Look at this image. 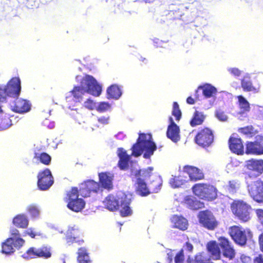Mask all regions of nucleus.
Segmentation results:
<instances>
[{"mask_svg":"<svg viewBox=\"0 0 263 263\" xmlns=\"http://www.w3.org/2000/svg\"><path fill=\"white\" fill-rule=\"evenodd\" d=\"M67 207L75 212L81 211L85 206V202L79 198V191L77 187H72L67 193Z\"/></svg>","mask_w":263,"mask_h":263,"instance_id":"nucleus-6","label":"nucleus"},{"mask_svg":"<svg viewBox=\"0 0 263 263\" xmlns=\"http://www.w3.org/2000/svg\"><path fill=\"white\" fill-rule=\"evenodd\" d=\"M171 220L174 227L181 230H185L187 229L188 222L185 218L182 216L174 215L172 217Z\"/></svg>","mask_w":263,"mask_h":263,"instance_id":"nucleus-31","label":"nucleus"},{"mask_svg":"<svg viewBox=\"0 0 263 263\" xmlns=\"http://www.w3.org/2000/svg\"><path fill=\"white\" fill-rule=\"evenodd\" d=\"M172 114L175 117L176 120L177 121L179 120L181 117V112L179 108V105L176 102H174L173 103Z\"/></svg>","mask_w":263,"mask_h":263,"instance_id":"nucleus-46","label":"nucleus"},{"mask_svg":"<svg viewBox=\"0 0 263 263\" xmlns=\"http://www.w3.org/2000/svg\"><path fill=\"white\" fill-rule=\"evenodd\" d=\"M25 240L18 237L16 238L10 237L6 239L2 245V253L7 255L11 254L14 252L15 249L19 250L23 246Z\"/></svg>","mask_w":263,"mask_h":263,"instance_id":"nucleus-8","label":"nucleus"},{"mask_svg":"<svg viewBox=\"0 0 263 263\" xmlns=\"http://www.w3.org/2000/svg\"><path fill=\"white\" fill-rule=\"evenodd\" d=\"M248 191L252 198L258 202H263V182L257 180L248 185Z\"/></svg>","mask_w":263,"mask_h":263,"instance_id":"nucleus-12","label":"nucleus"},{"mask_svg":"<svg viewBox=\"0 0 263 263\" xmlns=\"http://www.w3.org/2000/svg\"><path fill=\"white\" fill-rule=\"evenodd\" d=\"M238 105L240 109V115L241 116L246 117L247 113L250 110V106L249 102L242 96L237 97Z\"/></svg>","mask_w":263,"mask_h":263,"instance_id":"nucleus-29","label":"nucleus"},{"mask_svg":"<svg viewBox=\"0 0 263 263\" xmlns=\"http://www.w3.org/2000/svg\"><path fill=\"white\" fill-rule=\"evenodd\" d=\"M254 263H263V256L259 255L254 259Z\"/></svg>","mask_w":263,"mask_h":263,"instance_id":"nucleus-60","label":"nucleus"},{"mask_svg":"<svg viewBox=\"0 0 263 263\" xmlns=\"http://www.w3.org/2000/svg\"><path fill=\"white\" fill-rule=\"evenodd\" d=\"M111 107V105L106 102L97 103L96 110L100 112H103L107 111Z\"/></svg>","mask_w":263,"mask_h":263,"instance_id":"nucleus-42","label":"nucleus"},{"mask_svg":"<svg viewBox=\"0 0 263 263\" xmlns=\"http://www.w3.org/2000/svg\"><path fill=\"white\" fill-rule=\"evenodd\" d=\"M135 178L136 179L135 187L137 194L143 197L150 194V189L147 186L144 180L141 179L140 178Z\"/></svg>","mask_w":263,"mask_h":263,"instance_id":"nucleus-22","label":"nucleus"},{"mask_svg":"<svg viewBox=\"0 0 263 263\" xmlns=\"http://www.w3.org/2000/svg\"><path fill=\"white\" fill-rule=\"evenodd\" d=\"M109 117L103 116L98 118V121L101 124H107L108 123Z\"/></svg>","mask_w":263,"mask_h":263,"instance_id":"nucleus-57","label":"nucleus"},{"mask_svg":"<svg viewBox=\"0 0 263 263\" xmlns=\"http://www.w3.org/2000/svg\"><path fill=\"white\" fill-rule=\"evenodd\" d=\"M184 260L183 250H181L175 257V263H182Z\"/></svg>","mask_w":263,"mask_h":263,"instance_id":"nucleus-52","label":"nucleus"},{"mask_svg":"<svg viewBox=\"0 0 263 263\" xmlns=\"http://www.w3.org/2000/svg\"><path fill=\"white\" fill-rule=\"evenodd\" d=\"M241 86L245 91H253L256 90L248 74H246L241 79Z\"/></svg>","mask_w":263,"mask_h":263,"instance_id":"nucleus-34","label":"nucleus"},{"mask_svg":"<svg viewBox=\"0 0 263 263\" xmlns=\"http://www.w3.org/2000/svg\"><path fill=\"white\" fill-rule=\"evenodd\" d=\"M37 178V186L40 190L43 191L48 190L54 182L51 173L48 168L40 172L38 174Z\"/></svg>","mask_w":263,"mask_h":263,"instance_id":"nucleus-9","label":"nucleus"},{"mask_svg":"<svg viewBox=\"0 0 263 263\" xmlns=\"http://www.w3.org/2000/svg\"><path fill=\"white\" fill-rule=\"evenodd\" d=\"M185 180L181 179L180 177L171 178L170 180V184L173 188H177L180 187L183 184Z\"/></svg>","mask_w":263,"mask_h":263,"instance_id":"nucleus-43","label":"nucleus"},{"mask_svg":"<svg viewBox=\"0 0 263 263\" xmlns=\"http://www.w3.org/2000/svg\"><path fill=\"white\" fill-rule=\"evenodd\" d=\"M184 249L189 252H191L193 250V247L191 243L189 242H186L185 246H184Z\"/></svg>","mask_w":263,"mask_h":263,"instance_id":"nucleus-59","label":"nucleus"},{"mask_svg":"<svg viewBox=\"0 0 263 263\" xmlns=\"http://www.w3.org/2000/svg\"><path fill=\"white\" fill-rule=\"evenodd\" d=\"M161 185V179L160 176L156 175L155 176V179L150 183L149 188L150 190H152L153 192L157 193L160 190Z\"/></svg>","mask_w":263,"mask_h":263,"instance_id":"nucleus-41","label":"nucleus"},{"mask_svg":"<svg viewBox=\"0 0 263 263\" xmlns=\"http://www.w3.org/2000/svg\"><path fill=\"white\" fill-rule=\"evenodd\" d=\"M213 133L208 128L201 130L195 137L196 143L203 147L209 146L213 142Z\"/></svg>","mask_w":263,"mask_h":263,"instance_id":"nucleus-11","label":"nucleus"},{"mask_svg":"<svg viewBox=\"0 0 263 263\" xmlns=\"http://www.w3.org/2000/svg\"><path fill=\"white\" fill-rule=\"evenodd\" d=\"M216 117L220 121H227L228 117L225 112L221 110H217L215 112Z\"/></svg>","mask_w":263,"mask_h":263,"instance_id":"nucleus-50","label":"nucleus"},{"mask_svg":"<svg viewBox=\"0 0 263 263\" xmlns=\"http://www.w3.org/2000/svg\"><path fill=\"white\" fill-rule=\"evenodd\" d=\"M28 222L27 216L24 214L18 215L13 220V223L15 226L22 228L27 227Z\"/></svg>","mask_w":263,"mask_h":263,"instance_id":"nucleus-33","label":"nucleus"},{"mask_svg":"<svg viewBox=\"0 0 263 263\" xmlns=\"http://www.w3.org/2000/svg\"><path fill=\"white\" fill-rule=\"evenodd\" d=\"M39 160H40L42 163L48 165L51 161V157L45 153H42L41 154L35 153L33 161L37 162Z\"/></svg>","mask_w":263,"mask_h":263,"instance_id":"nucleus-38","label":"nucleus"},{"mask_svg":"<svg viewBox=\"0 0 263 263\" xmlns=\"http://www.w3.org/2000/svg\"><path fill=\"white\" fill-rule=\"evenodd\" d=\"M130 198L123 193H119L116 197L112 195L108 196L103 201L105 207L110 211L119 209L121 215L125 217L130 215L132 211L129 207Z\"/></svg>","mask_w":263,"mask_h":263,"instance_id":"nucleus-2","label":"nucleus"},{"mask_svg":"<svg viewBox=\"0 0 263 263\" xmlns=\"http://www.w3.org/2000/svg\"><path fill=\"white\" fill-rule=\"evenodd\" d=\"M26 5L28 8L33 9L39 7V3L37 0H26Z\"/></svg>","mask_w":263,"mask_h":263,"instance_id":"nucleus-51","label":"nucleus"},{"mask_svg":"<svg viewBox=\"0 0 263 263\" xmlns=\"http://www.w3.org/2000/svg\"><path fill=\"white\" fill-rule=\"evenodd\" d=\"M183 172L186 173L191 180L196 181L203 178L202 171L197 167L186 165L183 167Z\"/></svg>","mask_w":263,"mask_h":263,"instance_id":"nucleus-25","label":"nucleus"},{"mask_svg":"<svg viewBox=\"0 0 263 263\" xmlns=\"http://www.w3.org/2000/svg\"><path fill=\"white\" fill-rule=\"evenodd\" d=\"M239 162L237 161L236 160H232L231 162L228 164L227 165V168L228 170H231L232 167L233 165H235V166H237Z\"/></svg>","mask_w":263,"mask_h":263,"instance_id":"nucleus-58","label":"nucleus"},{"mask_svg":"<svg viewBox=\"0 0 263 263\" xmlns=\"http://www.w3.org/2000/svg\"><path fill=\"white\" fill-rule=\"evenodd\" d=\"M246 153L248 154H263V137L258 136L255 141L247 142Z\"/></svg>","mask_w":263,"mask_h":263,"instance_id":"nucleus-15","label":"nucleus"},{"mask_svg":"<svg viewBox=\"0 0 263 263\" xmlns=\"http://www.w3.org/2000/svg\"><path fill=\"white\" fill-rule=\"evenodd\" d=\"M198 89L202 90V95L205 98L211 99L209 100V103L211 106H213L216 99L217 88L211 84L205 83L199 86Z\"/></svg>","mask_w":263,"mask_h":263,"instance_id":"nucleus-17","label":"nucleus"},{"mask_svg":"<svg viewBox=\"0 0 263 263\" xmlns=\"http://www.w3.org/2000/svg\"><path fill=\"white\" fill-rule=\"evenodd\" d=\"M240 259L243 262L249 263L251 261L250 258L245 255H241Z\"/></svg>","mask_w":263,"mask_h":263,"instance_id":"nucleus-62","label":"nucleus"},{"mask_svg":"<svg viewBox=\"0 0 263 263\" xmlns=\"http://www.w3.org/2000/svg\"><path fill=\"white\" fill-rule=\"evenodd\" d=\"M154 170L153 167H148L146 168H143L139 170L132 171V175L135 178H140L141 179H144V181L149 178L152 175V172Z\"/></svg>","mask_w":263,"mask_h":263,"instance_id":"nucleus-28","label":"nucleus"},{"mask_svg":"<svg viewBox=\"0 0 263 263\" xmlns=\"http://www.w3.org/2000/svg\"><path fill=\"white\" fill-rule=\"evenodd\" d=\"M231 210L240 220L242 221H248L250 219L251 207L243 201H234L231 205Z\"/></svg>","mask_w":263,"mask_h":263,"instance_id":"nucleus-5","label":"nucleus"},{"mask_svg":"<svg viewBox=\"0 0 263 263\" xmlns=\"http://www.w3.org/2000/svg\"><path fill=\"white\" fill-rule=\"evenodd\" d=\"M12 110L15 112L24 114L28 112L31 109V104L29 101L18 97L11 104Z\"/></svg>","mask_w":263,"mask_h":263,"instance_id":"nucleus-18","label":"nucleus"},{"mask_svg":"<svg viewBox=\"0 0 263 263\" xmlns=\"http://www.w3.org/2000/svg\"><path fill=\"white\" fill-rule=\"evenodd\" d=\"M186 102L189 104H194L195 103L194 100L191 97H189L187 98Z\"/></svg>","mask_w":263,"mask_h":263,"instance_id":"nucleus-64","label":"nucleus"},{"mask_svg":"<svg viewBox=\"0 0 263 263\" xmlns=\"http://www.w3.org/2000/svg\"><path fill=\"white\" fill-rule=\"evenodd\" d=\"M207 249L211 254L213 259H218L220 258L221 252L218 244L215 241H210L207 244Z\"/></svg>","mask_w":263,"mask_h":263,"instance_id":"nucleus-30","label":"nucleus"},{"mask_svg":"<svg viewBox=\"0 0 263 263\" xmlns=\"http://www.w3.org/2000/svg\"><path fill=\"white\" fill-rule=\"evenodd\" d=\"M246 166L250 171L249 175L256 177L263 172V160L251 159L246 162Z\"/></svg>","mask_w":263,"mask_h":263,"instance_id":"nucleus-16","label":"nucleus"},{"mask_svg":"<svg viewBox=\"0 0 263 263\" xmlns=\"http://www.w3.org/2000/svg\"><path fill=\"white\" fill-rule=\"evenodd\" d=\"M194 194L201 199L212 200L217 197V190L213 185L196 184L192 187Z\"/></svg>","mask_w":263,"mask_h":263,"instance_id":"nucleus-4","label":"nucleus"},{"mask_svg":"<svg viewBox=\"0 0 263 263\" xmlns=\"http://www.w3.org/2000/svg\"><path fill=\"white\" fill-rule=\"evenodd\" d=\"M132 149L133 156L137 157L144 152L143 157L149 159L157 149V146L153 141L151 134H140L137 142L133 145Z\"/></svg>","mask_w":263,"mask_h":263,"instance_id":"nucleus-3","label":"nucleus"},{"mask_svg":"<svg viewBox=\"0 0 263 263\" xmlns=\"http://www.w3.org/2000/svg\"><path fill=\"white\" fill-rule=\"evenodd\" d=\"M117 155L119 158L118 166L122 170H125L128 168V162L130 159V156L128 155L126 151L122 148H118L117 150Z\"/></svg>","mask_w":263,"mask_h":263,"instance_id":"nucleus-23","label":"nucleus"},{"mask_svg":"<svg viewBox=\"0 0 263 263\" xmlns=\"http://www.w3.org/2000/svg\"><path fill=\"white\" fill-rule=\"evenodd\" d=\"M83 186L88 189L90 194L96 193L100 189V185L93 180H88L83 183Z\"/></svg>","mask_w":263,"mask_h":263,"instance_id":"nucleus-37","label":"nucleus"},{"mask_svg":"<svg viewBox=\"0 0 263 263\" xmlns=\"http://www.w3.org/2000/svg\"><path fill=\"white\" fill-rule=\"evenodd\" d=\"M219 242L223 255L230 259H233L235 256V251L230 245L228 239L225 237H220L219 238Z\"/></svg>","mask_w":263,"mask_h":263,"instance_id":"nucleus-21","label":"nucleus"},{"mask_svg":"<svg viewBox=\"0 0 263 263\" xmlns=\"http://www.w3.org/2000/svg\"><path fill=\"white\" fill-rule=\"evenodd\" d=\"M259 243L261 250L263 252V233L259 236Z\"/></svg>","mask_w":263,"mask_h":263,"instance_id":"nucleus-63","label":"nucleus"},{"mask_svg":"<svg viewBox=\"0 0 263 263\" xmlns=\"http://www.w3.org/2000/svg\"><path fill=\"white\" fill-rule=\"evenodd\" d=\"M12 121L8 115L2 113L0 115V130H5L11 125Z\"/></svg>","mask_w":263,"mask_h":263,"instance_id":"nucleus-35","label":"nucleus"},{"mask_svg":"<svg viewBox=\"0 0 263 263\" xmlns=\"http://www.w3.org/2000/svg\"><path fill=\"white\" fill-rule=\"evenodd\" d=\"M7 97L15 98L20 95L21 90V80L19 78H12L6 86H3Z\"/></svg>","mask_w":263,"mask_h":263,"instance_id":"nucleus-10","label":"nucleus"},{"mask_svg":"<svg viewBox=\"0 0 263 263\" xmlns=\"http://www.w3.org/2000/svg\"><path fill=\"white\" fill-rule=\"evenodd\" d=\"M80 193L81 195L84 197H89L90 196V194L88 190L86 189V187H85L83 186V183L81 184L80 188Z\"/></svg>","mask_w":263,"mask_h":263,"instance_id":"nucleus-53","label":"nucleus"},{"mask_svg":"<svg viewBox=\"0 0 263 263\" xmlns=\"http://www.w3.org/2000/svg\"><path fill=\"white\" fill-rule=\"evenodd\" d=\"M7 93L3 86H0V102H4L6 101Z\"/></svg>","mask_w":263,"mask_h":263,"instance_id":"nucleus-54","label":"nucleus"},{"mask_svg":"<svg viewBox=\"0 0 263 263\" xmlns=\"http://www.w3.org/2000/svg\"><path fill=\"white\" fill-rule=\"evenodd\" d=\"M80 231L76 226H69L65 234V239L68 245L70 246L73 243L81 245L83 243V240L80 238Z\"/></svg>","mask_w":263,"mask_h":263,"instance_id":"nucleus-13","label":"nucleus"},{"mask_svg":"<svg viewBox=\"0 0 263 263\" xmlns=\"http://www.w3.org/2000/svg\"><path fill=\"white\" fill-rule=\"evenodd\" d=\"M229 233L234 241L241 246L245 245L247 239L252 237V233L250 230H245L238 226L232 227L230 229Z\"/></svg>","mask_w":263,"mask_h":263,"instance_id":"nucleus-7","label":"nucleus"},{"mask_svg":"<svg viewBox=\"0 0 263 263\" xmlns=\"http://www.w3.org/2000/svg\"><path fill=\"white\" fill-rule=\"evenodd\" d=\"M256 212L260 222H261V219H263V210L261 209H257Z\"/></svg>","mask_w":263,"mask_h":263,"instance_id":"nucleus-61","label":"nucleus"},{"mask_svg":"<svg viewBox=\"0 0 263 263\" xmlns=\"http://www.w3.org/2000/svg\"><path fill=\"white\" fill-rule=\"evenodd\" d=\"M10 233L11 235V237L16 238L21 236V235L20 234L19 231L16 229H11Z\"/></svg>","mask_w":263,"mask_h":263,"instance_id":"nucleus-56","label":"nucleus"},{"mask_svg":"<svg viewBox=\"0 0 263 263\" xmlns=\"http://www.w3.org/2000/svg\"><path fill=\"white\" fill-rule=\"evenodd\" d=\"M122 92L121 88L118 85L113 84L107 89V95L108 98H111L118 100L122 96Z\"/></svg>","mask_w":263,"mask_h":263,"instance_id":"nucleus-32","label":"nucleus"},{"mask_svg":"<svg viewBox=\"0 0 263 263\" xmlns=\"http://www.w3.org/2000/svg\"><path fill=\"white\" fill-rule=\"evenodd\" d=\"M184 202L186 206L193 210H197L201 209L204 206V204L197 200V199L192 196H187L184 198Z\"/></svg>","mask_w":263,"mask_h":263,"instance_id":"nucleus-27","label":"nucleus"},{"mask_svg":"<svg viewBox=\"0 0 263 263\" xmlns=\"http://www.w3.org/2000/svg\"><path fill=\"white\" fill-rule=\"evenodd\" d=\"M229 147L234 153L238 155L243 153V146L240 138L231 137L229 139Z\"/></svg>","mask_w":263,"mask_h":263,"instance_id":"nucleus-26","label":"nucleus"},{"mask_svg":"<svg viewBox=\"0 0 263 263\" xmlns=\"http://www.w3.org/2000/svg\"><path fill=\"white\" fill-rule=\"evenodd\" d=\"M199 218L200 222L209 230H213L217 226V221L210 211H205L200 212Z\"/></svg>","mask_w":263,"mask_h":263,"instance_id":"nucleus-14","label":"nucleus"},{"mask_svg":"<svg viewBox=\"0 0 263 263\" xmlns=\"http://www.w3.org/2000/svg\"><path fill=\"white\" fill-rule=\"evenodd\" d=\"M99 181L102 187L110 189L112 187L114 175L109 172H102L99 174Z\"/></svg>","mask_w":263,"mask_h":263,"instance_id":"nucleus-24","label":"nucleus"},{"mask_svg":"<svg viewBox=\"0 0 263 263\" xmlns=\"http://www.w3.org/2000/svg\"><path fill=\"white\" fill-rule=\"evenodd\" d=\"M83 105L86 108L89 110H93L97 107V103L94 102L92 100L90 99H86V100L84 101Z\"/></svg>","mask_w":263,"mask_h":263,"instance_id":"nucleus-49","label":"nucleus"},{"mask_svg":"<svg viewBox=\"0 0 263 263\" xmlns=\"http://www.w3.org/2000/svg\"><path fill=\"white\" fill-rule=\"evenodd\" d=\"M78 261L79 263H90L89 256L87 250L84 248H81L78 250Z\"/></svg>","mask_w":263,"mask_h":263,"instance_id":"nucleus-36","label":"nucleus"},{"mask_svg":"<svg viewBox=\"0 0 263 263\" xmlns=\"http://www.w3.org/2000/svg\"><path fill=\"white\" fill-rule=\"evenodd\" d=\"M25 234L30 236L32 238H34L36 235H40L39 232H36L34 231V229H28L26 232Z\"/></svg>","mask_w":263,"mask_h":263,"instance_id":"nucleus-55","label":"nucleus"},{"mask_svg":"<svg viewBox=\"0 0 263 263\" xmlns=\"http://www.w3.org/2000/svg\"><path fill=\"white\" fill-rule=\"evenodd\" d=\"M27 210L32 218H38L40 215V209L38 205L31 204L27 207Z\"/></svg>","mask_w":263,"mask_h":263,"instance_id":"nucleus-40","label":"nucleus"},{"mask_svg":"<svg viewBox=\"0 0 263 263\" xmlns=\"http://www.w3.org/2000/svg\"><path fill=\"white\" fill-rule=\"evenodd\" d=\"M204 120V116L202 112L196 111L194 114L192 119L190 121V124L194 127L201 124Z\"/></svg>","mask_w":263,"mask_h":263,"instance_id":"nucleus-39","label":"nucleus"},{"mask_svg":"<svg viewBox=\"0 0 263 263\" xmlns=\"http://www.w3.org/2000/svg\"><path fill=\"white\" fill-rule=\"evenodd\" d=\"M239 130L242 134L250 137H252L254 133V128L252 126H248L243 128H241L239 129Z\"/></svg>","mask_w":263,"mask_h":263,"instance_id":"nucleus-48","label":"nucleus"},{"mask_svg":"<svg viewBox=\"0 0 263 263\" xmlns=\"http://www.w3.org/2000/svg\"><path fill=\"white\" fill-rule=\"evenodd\" d=\"M76 81L78 84L74 85L73 89L67 93L66 96L67 106L71 110L77 109L75 107L82 103L86 94L99 96L102 91L101 86L91 76L78 75L76 77Z\"/></svg>","mask_w":263,"mask_h":263,"instance_id":"nucleus-1","label":"nucleus"},{"mask_svg":"<svg viewBox=\"0 0 263 263\" xmlns=\"http://www.w3.org/2000/svg\"><path fill=\"white\" fill-rule=\"evenodd\" d=\"M170 125L168 126L166 132L167 137L171 139L173 142H177L179 140V126L174 122L173 118L170 117Z\"/></svg>","mask_w":263,"mask_h":263,"instance_id":"nucleus-20","label":"nucleus"},{"mask_svg":"<svg viewBox=\"0 0 263 263\" xmlns=\"http://www.w3.org/2000/svg\"><path fill=\"white\" fill-rule=\"evenodd\" d=\"M239 187V184L238 181L235 180L230 181L229 184L227 185V189L231 193H234L236 192Z\"/></svg>","mask_w":263,"mask_h":263,"instance_id":"nucleus-44","label":"nucleus"},{"mask_svg":"<svg viewBox=\"0 0 263 263\" xmlns=\"http://www.w3.org/2000/svg\"><path fill=\"white\" fill-rule=\"evenodd\" d=\"M36 256L48 258L51 256V253L47 250L44 251L42 249H37L35 248L32 247L29 248L22 255L23 258L27 259L33 258Z\"/></svg>","mask_w":263,"mask_h":263,"instance_id":"nucleus-19","label":"nucleus"},{"mask_svg":"<svg viewBox=\"0 0 263 263\" xmlns=\"http://www.w3.org/2000/svg\"><path fill=\"white\" fill-rule=\"evenodd\" d=\"M227 70L231 76L236 78L239 77L242 73V71L236 67H228Z\"/></svg>","mask_w":263,"mask_h":263,"instance_id":"nucleus-45","label":"nucleus"},{"mask_svg":"<svg viewBox=\"0 0 263 263\" xmlns=\"http://www.w3.org/2000/svg\"><path fill=\"white\" fill-rule=\"evenodd\" d=\"M195 263H206L209 260V257L204 253H200L195 257Z\"/></svg>","mask_w":263,"mask_h":263,"instance_id":"nucleus-47","label":"nucleus"}]
</instances>
